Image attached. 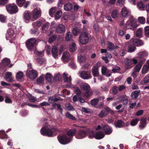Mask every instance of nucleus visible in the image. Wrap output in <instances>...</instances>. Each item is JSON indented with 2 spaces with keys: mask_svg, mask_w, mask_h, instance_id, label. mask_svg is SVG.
I'll use <instances>...</instances> for the list:
<instances>
[{
  "mask_svg": "<svg viewBox=\"0 0 149 149\" xmlns=\"http://www.w3.org/2000/svg\"><path fill=\"white\" fill-rule=\"evenodd\" d=\"M80 87L81 89L85 92V96L88 97L91 96L93 94V91H91L90 86L88 84L82 82L80 84Z\"/></svg>",
  "mask_w": 149,
  "mask_h": 149,
  "instance_id": "obj_1",
  "label": "nucleus"
},
{
  "mask_svg": "<svg viewBox=\"0 0 149 149\" xmlns=\"http://www.w3.org/2000/svg\"><path fill=\"white\" fill-rule=\"evenodd\" d=\"M137 26L136 19L132 17H131L125 24V28L128 29H130L133 30Z\"/></svg>",
  "mask_w": 149,
  "mask_h": 149,
  "instance_id": "obj_2",
  "label": "nucleus"
},
{
  "mask_svg": "<svg viewBox=\"0 0 149 149\" xmlns=\"http://www.w3.org/2000/svg\"><path fill=\"white\" fill-rule=\"evenodd\" d=\"M36 42V40L33 38L29 39L26 42V45L27 49L30 51H32L34 48Z\"/></svg>",
  "mask_w": 149,
  "mask_h": 149,
  "instance_id": "obj_3",
  "label": "nucleus"
},
{
  "mask_svg": "<svg viewBox=\"0 0 149 149\" xmlns=\"http://www.w3.org/2000/svg\"><path fill=\"white\" fill-rule=\"evenodd\" d=\"M26 75L28 78L33 80L37 77L38 74L37 72L35 70L28 69L26 71Z\"/></svg>",
  "mask_w": 149,
  "mask_h": 149,
  "instance_id": "obj_4",
  "label": "nucleus"
},
{
  "mask_svg": "<svg viewBox=\"0 0 149 149\" xmlns=\"http://www.w3.org/2000/svg\"><path fill=\"white\" fill-rule=\"evenodd\" d=\"M7 11L10 14H15L18 11L17 6L14 4H8L6 6Z\"/></svg>",
  "mask_w": 149,
  "mask_h": 149,
  "instance_id": "obj_5",
  "label": "nucleus"
},
{
  "mask_svg": "<svg viewBox=\"0 0 149 149\" xmlns=\"http://www.w3.org/2000/svg\"><path fill=\"white\" fill-rule=\"evenodd\" d=\"M88 37L87 33L84 32L81 33L79 37V41L82 44H86L88 41Z\"/></svg>",
  "mask_w": 149,
  "mask_h": 149,
  "instance_id": "obj_6",
  "label": "nucleus"
},
{
  "mask_svg": "<svg viewBox=\"0 0 149 149\" xmlns=\"http://www.w3.org/2000/svg\"><path fill=\"white\" fill-rule=\"evenodd\" d=\"M59 141L63 144H66L69 143L71 140V138H68L65 135L59 136L58 137Z\"/></svg>",
  "mask_w": 149,
  "mask_h": 149,
  "instance_id": "obj_7",
  "label": "nucleus"
},
{
  "mask_svg": "<svg viewBox=\"0 0 149 149\" xmlns=\"http://www.w3.org/2000/svg\"><path fill=\"white\" fill-rule=\"evenodd\" d=\"M101 66V63L98 62L95 64L92 69V72L94 77H97L99 75V68Z\"/></svg>",
  "mask_w": 149,
  "mask_h": 149,
  "instance_id": "obj_8",
  "label": "nucleus"
},
{
  "mask_svg": "<svg viewBox=\"0 0 149 149\" xmlns=\"http://www.w3.org/2000/svg\"><path fill=\"white\" fill-rule=\"evenodd\" d=\"M41 10L40 8H35L32 12L33 20H36L40 17L41 15Z\"/></svg>",
  "mask_w": 149,
  "mask_h": 149,
  "instance_id": "obj_9",
  "label": "nucleus"
},
{
  "mask_svg": "<svg viewBox=\"0 0 149 149\" xmlns=\"http://www.w3.org/2000/svg\"><path fill=\"white\" fill-rule=\"evenodd\" d=\"M40 132L43 135L51 137L53 136V133L52 130L49 129H45L43 128L40 130Z\"/></svg>",
  "mask_w": 149,
  "mask_h": 149,
  "instance_id": "obj_10",
  "label": "nucleus"
},
{
  "mask_svg": "<svg viewBox=\"0 0 149 149\" xmlns=\"http://www.w3.org/2000/svg\"><path fill=\"white\" fill-rule=\"evenodd\" d=\"M68 74L67 73H64L63 74V78L65 82H67L66 86L67 88H70L71 86V76L68 77Z\"/></svg>",
  "mask_w": 149,
  "mask_h": 149,
  "instance_id": "obj_11",
  "label": "nucleus"
},
{
  "mask_svg": "<svg viewBox=\"0 0 149 149\" xmlns=\"http://www.w3.org/2000/svg\"><path fill=\"white\" fill-rule=\"evenodd\" d=\"M79 73L80 77L84 79H87L91 78V73L89 71H80Z\"/></svg>",
  "mask_w": 149,
  "mask_h": 149,
  "instance_id": "obj_12",
  "label": "nucleus"
},
{
  "mask_svg": "<svg viewBox=\"0 0 149 149\" xmlns=\"http://www.w3.org/2000/svg\"><path fill=\"white\" fill-rule=\"evenodd\" d=\"M65 31V26L62 24H60L56 26V32L58 33H64Z\"/></svg>",
  "mask_w": 149,
  "mask_h": 149,
  "instance_id": "obj_13",
  "label": "nucleus"
},
{
  "mask_svg": "<svg viewBox=\"0 0 149 149\" xmlns=\"http://www.w3.org/2000/svg\"><path fill=\"white\" fill-rule=\"evenodd\" d=\"M13 29L9 28L6 34V38H7V39L9 38H11L12 37H13V38H14L13 36L15 35L14 29H15V26H13Z\"/></svg>",
  "mask_w": 149,
  "mask_h": 149,
  "instance_id": "obj_14",
  "label": "nucleus"
},
{
  "mask_svg": "<svg viewBox=\"0 0 149 149\" xmlns=\"http://www.w3.org/2000/svg\"><path fill=\"white\" fill-rule=\"evenodd\" d=\"M102 73V74L105 75L107 77H109L111 75L110 71L105 66H103L101 69Z\"/></svg>",
  "mask_w": 149,
  "mask_h": 149,
  "instance_id": "obj_15",
  "label": "nucleus"
},
{
  "mask_svg": "<svg viewBox=\"0 0 149 149\" xmlns=\"http://www.w3.org/2000/svg\"><path fill=\"white\" fill-rule=\"evenodd\" d=\"M137 54L139 58L144 59L143 61H141L143 62L146 60V59H144V57L147 56L148 54V52L146 51H143L138 53Z\"/></svg>",
  "mask_w": 149,
  "mask_h": 149,
  "instance_id": "obj_16",
  "label": "nucleus"
},
{
  "mask_svg": "<svg viewBox=\"0 0 149 149\" xmlns=\"http://www.w3.org/2000/svg\"><path fill=\"white\" fill-rule=\"evenodd\" d=\"M52 56L55 59L58 58V48L56 46L53 47L52 51Z\"/></svg>",
  "mask_w": 149,
  "mask_h": 149,
  "instance_id": "obj_17",
  "label": "nucleus"
},
{
  "mask_svg": "<svg viewBox=\"0 0 149 149\" xmlns=\"http://www.w3.org/2000/svg\"><path fill=\"white\" fill-rule=\"evenodd\" d=\"M125 65H126V67L127 69L130 68L132 66L131 64L132 63V59L128 58H126L124 62Z\"/></svg>",
  "mask_w": 149,
  "mask_h": 149,
  "instance_id": "obj_18",
  "label": "nucleus"
},
{
  "mask_svg": "<svg viewBox=\"0 0 149 149\" xmlns=\"http://www.w3.org/2000/svg\"><path fill=\"white\" fill-rule=\"evenodd\" d=\"M48 100L49 103L53 104L54 102H57L58 100H61L60 99L57 98L56 95H55L53 96L49 97Z\"/></svg>",
  "mask_w": 149,
  "mask_h": 149,
  "instance_id": "obj_19",
  "label": "nucleus"
},
{
  "mask_svg": "<svg viewBox=\"0 0 149 149\" xmlns=\"http://www.w3.org/2000/svg\"><path fill=\"white\" fill-rule=\"evenodd\" d=\"M73 7L72 4L68 2L64 5V9L65 10L69 12L72 9Z\"/></svg>",
  "mask_w": 149,
  "mask_h": 149,
  "instance_id": "obj_20",
  "label": "nucleus"
},
{
  "mask_svg": "<svg viewBox=\"0 0 149 149\" xmlns=\"http://www.w3.org/2000/svg\"><path fill=\"white\" fill-rule=\"evenodd\" d=\"M122 15L123 17H127L130 14V11L125 7H124L122 9Z\"/></svg>",
  "mask_w": 149,
  "mask_h": 149,
  "instance_id": "obj_21",
  "label": "nucleus"
},
{
  "mask_svg": "<svg viewBox=\"0 0 149 149\" xmlns=\"http://www.w3.org/2000/svg\"><path fill=\"white\" fill-rule=\"evenodd\" d=\"M102 129L104 131V132L106 134H110L112 132L111 128L107 125L104 126L103 127Z\"/></svg>",
  "mask_w": 149,
  "mask_h": 149,
  "instance_id": "obj_22",
  "label": "nucleus"
},
{
  "mask_svg": "<svg viewBox=\"0 0 149 149\" xmlns=\"http://www.w3.org/2000/svg\"><path fill=\"white\" fill-rule=\"evenodd\" d=\"M31 14L29 11H25L23 14L24 17L25 21L26 22H29V20L30 19Z\"/></svg>",
  "mask_w": 149,
  "mask_h": 149,
  "instance_id": "obj_23",
  "label": "nucleus"
},
{
  "mask_svg": "<svg viewBox=\"0 0 149 149\" xmlns=\"http://www.w3.org/2000/svg\"><path fill=\"white\" fill-rule=\"evenodd\" d=\"M70 55L68 52H65L62 56V59L64 61L67 62L70 59Z\"/></svg>",
  "mask_w": 149,
  "mask_h": 149,
  "instance_id": "obj_24",
  "label": "nucleus"
},
{
  "mask_svg": "<svg viewBox=\"0 0 149 149\" xmlns=\"http://www.w3.org/2000/svg\"><path fill=\"white\" fill-rule=\"evenodd\" d=\"M87 132L85 130H80L79 131L78 134L77 136L78 139H82L85 137Z\"/></svg>",
  "mask_w": 149,
  "mask_h": 149,
  "instance_id": "obj_25",
  "label": "nucleus"
},
{
  "mask_svg": "<svg viewBox=\"0 0 149 149\" xmlns=\"http://www.w3.org/2000/svg\"><path fill=\"white\" fill-rule=\"evenodd\" d=\"M115 125L116 127L120 128L124 127L125 125V123L122 120H118L115 122Z\"/></svg>",
  "mask_w": 149,
  "mask_h": 149,
  "instance_id": "obj_26",
  "label": "nucleus"
},
{
  "mask_svg": "<svg viewBox=\"0 0 149 149\" xmlns=\"http://www.w3.org/2000/svg\"><path fill=\"white\" fill-rule=\"evenodd\" d=\"M133 43L134 45L137 46H139L143 44V42L140 40L135 39L133 40Z\"/></svg>",
  "mask_w": 149,
  "mask_h": 149,
  "instance_id": "obj_27",
  "label": "nucleus"
},
{
  "mask_svg": "<svg viewBox=\"0 0 149 149\" xmlns=\"http://www.w3.org/2000/svg\"><path fill=\"white\" fill-rule=\"evenodd\" d=\"M65 39L67 41L72 40V35L70 31H67L65 34Z\"/></svg>",
  "mask_w": 149,
  "mask_h": 149,
  "instance_id": "obj_28",
  "label": "nucleus"
},
{
  "mask_svg": "<svg viewBox=\"0 0 149 149\" xmlns=\"http://www.w3.org/2000/svg\"><path fill=\"white\" fill-rule=\"evenodd\" d=\"M104 136V134L102 132H100L96 133L95 134V138L97 139H101Z\"/></svg>",
  "mask_w": 149,
  "mask_h": 149,
  "instance_id": "obj_29",
  "label": "nucleus"
},
{
  "mask_svg": "<svg viewBox=\"0 0 149 149\" xmlns=\"http://www.w3.org/2000/svg\"><path fill=\"white\" fill-rule=\"evenodd\" d=\"M149 72V67L146 65H144L142 67L141 73L142 74H145Z\"/></svg>",
  "mask_w": 149,
  "mask_h": 149,
  "instance_id": "obj_30",
  "label": "nucleus"
},
{
  "mask_svg": "<svg viewBox=\"0 0 149 149\" xmlns=\"http://www.w3.org/2000/svg\"><path fill=\"white\" fill-rule=\"evenodd\" d=\"M49 25V23L48 22H47L45 24L42 26V32L43 33H46L47 30L48 29Z\"/></svg>",
  "mask_w": 149,
  "mask_h": 149,
  "instance_id": "obj_31",
  "label": "nucleus"
},
{
  "mask_svg": "<svg viewBox=\"0 0 149 149\" xmlns=\"http://www.w3.org/2000/svg\"><path fill=\"white\" fill-rule=\"evenodd\" d=\"M65 108L66 109L69 111H74V108L70 103H66L65 104Z\"/></svg>",
  "mask_w": 149,
  "mask_h": 149,
  "instance_id": "obj_32",
  "label": "nucleus"
},
{
  "mask_svg": "<svg viewBox=\"0 0 149 149\" xmlns=\"http://www.w3.org/2000/svg\"><path fill=\"white\" fill-rule=\"evenodd\" d=\"M45 78L46 80L50 83L52 82L53 80L52 76L49 73H47L46 74Z\"/></svg>",
  "mask_w": 149,
  "mask_h": 149,
  "instance_id": "obj_33",
  "label": "nucleus"
},
{
  "mask_svg": "<svg viewBox=\"0 0 149 149\" xmlns=\"http://www.w3.org/2000/svg\"><path fill=\"white\" fill-rule=\"evenodd\" d=\"M36 60L40 65L44 64L46 63L45 59L44 58L38 57L36 59Z\"/></svg>",
  "mask_w": 149,
  "mask_h": 149,
  "instance_id": "obj_34",
  "label": "nucleus"
},
{
  "mask_svg": "<svg viewBox=\"0 0 149 149\" xmlns=\"http://www.w3.org/2000/svg\"><path fill=\"white\" fill-rule=\"evenodd\" d=\"M140 92L139 90H137L132 92L131 95L132 98L133 99H136L138 97Z\"/></svg>",
  "mask_w": 149,
  "mask_h": 149,
  "instance_id": "obj_35",
  "label": "nucleus"
},
{
  "mask_svg": "<svg viewBox=\"0 0 149 149\" xmlns=\"http://www.w3.org/2000/svg\"><path fill=\"white\" fill-rule=\"evenodd\" d=\"M69 47L70 52H73L76 50V44L74 42H72L69 45Z\"/></svg>",
  "mask_w": 149,
  "mask_h": 149,
  "instance_id": "obj_36",
  "label": "nucleus"
},
{
  "mask_svg": "<svg viewBox=\"0 0 149 149\" xmlns=\"http://www.w3.org/2000/svg\"><path fill=\"white\" fill-rule=\"evenodd\" d=\"M108 46L107 49L109 51H112L115 49V46L114 45L110 42H108Z\"/></svg>",
  "mask_w": 149,
  "mask_h": 149,
  "instance_id": "obj_37",
  "label": "nucleus"
},
{
  "mask_svg": "<svg viewBox=\"0 0 149 149\" xmlns=\"http://www.w3.org/2000/svg\"><path fill=\"white\" fill-rule=\"evenodd\" d=\"M146 125V119L145 118L141 119L140 124L139 126V127L141 129H143L145 127Z\"/></svg>",
  "mask_w": 149,
  "mask_h": 149,
  "instance_id": "obj_38",
  "label": "nucleus"
},
{
  "mask_svg": "<svg viewBox=\"0 0 149 149\" xmlns=\"http://www.w3.org/2000/svg\"><path fill=\"white\" fill-rule=\"evenodd\" d=\"M78 60L80 63H84L86 61V58L85 56L81 55L78 57Z\"/></svg>",
  "mask_w": 149,
  "mask_h": 149,
  "instance_id": "obj_39",
  "label": "nucleus"
},
{
  "mask_svg": "<svg viewBox=\"0 0 149 149\" xmlns=\"http://www.w3.org/2000/svg\"><path fill=\"white\" fill-rule=\"evenodd\" d=\"M10 63V60L7 58H5L3 59L1 61V63L4 66H6Z\"/></svg>",
  "mask_w": 149,
  "mask_h": 149,
  "instance_id": "obj_40",
  "label": "nucleus"
},
{
  "mask_svg": "<svg viewBox=\"0 0 149 149\" xmlns=\"http://www.w3.org/2000/svg\"><path fill=\"white\" fill-rule=\"evenodd\" d=\"M137 6L139 9L141 10H143L145 8V6L141 1L139 2L137 4Z\"/></svg>",
  "mask_w": 149,
  "mask_h": 149,
  "instance_id": "obj_41",
  "label": "nucleus"
},
{
  "mask_svg": "<svg viewBox=\"0 0 149 149\" xmlns=\"http://www.w3.org/2000/svg\"><path fill=\"white\" fill-rule=\"evenodd\" d=\"M142 31L141 28L138 29L136 33V35L138 38H140L142 36Z\"/></svg>",
  "mask_w": 149,
  "mask_h": 149,
  "instance_id": "obj_42",
  "label": "nucleus"
},
{
  "mask_svg": "<svg viewBox=\"0 0 149 149\" xmlns=\"http://www.w3.org/2000/svg\"><path fill=\"white\" fill-rule=\"evenodd\" d=\"M65 116L67 118L70 119L72 120H76V118L74 117L70 113L67 112L65 113Z\"/></svg>",
  "mask_w": 149,
  "mask_h": 149,
  "instance_id": "obj_43",
  "label": "nucleus"
},
{
  "mask_svg": "<svg viewBox=\"0 0 149 149\" xmlns=\"http://www.w3.org/2000/svg\"><path fill=\"white\" fill-rule=\"evenodd\" d=\"M136 49V47L134 46L130 45L128 47L127 50L128 52L130 53L134 52Z\"/></svg>",
  "mask_w": 149,
  "mask_h": 149,
  "instance_id": "obj_44",
  "label": "nucleus"
},
{
  "mask_svg": "<svg viewBox=\"0 0 149 149\" xmlns=\"http://www.w3.org/2000/svg\"><path fill=\"white\" fill-rule=\"evenodd\" d=\"M142 62H140L134 68L135 70L137 72H139L140 71L142 65Z\"/></svg>",
  "mask_w": 149,
  "mask_h": 149,
  "instance_id": "obj_45",
  "label": "nucleus"
},
{
  "mask_svg": "<svg viewBox=\"0 0 149 149\" xmlns=\"http://www.w3.org/2000/svg\"><path fill=\"white\" fill-rule=\"evenodd\" d=\"M106 112V111L104 110H102L99 114V116L101 118L104 117L107 114Z\"/></svg>",
  "mask_w": 149,
  "mask_h": 149,
  "instance_id": "obj_46",
  "label": "nucleus"
},
{
  "mask_svg": "<svg viewBox=\"0 0 149 149\" xmlns=\"http://www.w3.org/2000/svg\"><path fill=\"white\" fill-rule=\"evenodd\" d=\"M62 13L61 10H58L56 13L55 19H58L60 18L62 15Z\"/></svg>",
  "mask_w": 149,
  "mask_h": 149,
  "instance_id": "obj_47",
  "label": "nucleus"
},
{
  "mask_svg": "<svg viewBox=\"0 0 149 149\" xmlns=\"http://www.w3.org/2000/svg\"><path fill=\"white\" fill-rule=\"evenodd\" d=\"M76 133V130L74 129H72L68 131L67 134L69 136H72L74 135Z\"/></svg>",
  "mask_w": 149,
  "mask_h": 149,
  "instance_id": "obj_48",
  "label": "nucleus"
},
{
  "mask_svg": "<svg viewBox=\"0 0 149 149\" xmlns=\"http://www.w3.org/2000/svg\"><path fill=\"white\" fill-rule=\"evenodd\" d=\"M139 22L140 23L144 24L146 22V19L143 17H139L138 18Z\"/></svg>",
  "mask_w": 149,
  "mask_h": 149,
  "instance_id": "obj_49",
  "label": "nucleus"
},
{
  "mask_svg": "<svg viewBox=\"0 0 149 149\" xmlns=\"http://www.w3.org/2000/svg\"><path fill=\"white\" fill-rule=\"evenodd\" d=\"M56 10L55 7L52 8L49 11V15L50 16H52L55 13Z\"/></svg>",
  "mask_w": 149,
  "mask_h": 149,
  "instance_id": "obj_50",
  "label": "nucleus"
},
{
  "mask_svg": "<svg viewBox=\"0 0 149 149\" xmlns=\"http://www.w3.org/2000/svg\"><path fill=\"white\" fill-rule=\"evenodd\" d=\"M16 1L19 6L22 7L25 2V0H16Z\"/></svg>",
  "mask_w": 149,
  "mask_h": 149,
  "instance_id": "obj_51",
  "label": "nucleus"
},
{
  "mask_svg": "<svg viewBox=\"0 0 149 149\" xmlns=\"http://www.w3.org/2000/svg\"><path fill=\"white\" fill-rule=\"evenodd\" d=\"M112 92L113 94L116 95L118 92V87L116 86H113L111 88Z\"/></svg>",
  "mask_w": 149,
  "mask_h": 149,
  "instance_id": "obj_52",
  "label": "nucleus"
},
{
  "mask_svg": "<svg viewBox=\"0 0 149 149\" xmlns=\"http://www.w3.org/2000/svg\"><path fill=\"white\" fill-rule=\"evenodd\" d=\"M0 136L2 139L8 138L7 135L6 134L5 132L3 131H0Z\"/></svg>",
  "mask_w": 149,
  "mask_h": 149,
  "instance_id": "obj_53",
  "label": "nucleus"
},
{
  "mask_svg": "<svg viewBox=\"0 0 149 149\" xmlns=\"http://www.w3.org/2000/svg\"><path fill=\"white\" fill-rule=\"evenodd\" d=\"M139 121V119L137 118L134 119L132 120L130 123V124L132 126H134L138 123Z\"/></svg>",
  "mask_w": 149,
  "mask_h": 149,
  "instance_id": "obj_54",
  "label": "nucleus"
},
{
  "mask_svg": "<svg viewBox=\"0 0 149 149\" xmlns=\"http://www.w3.org/2000/svg\"><path fill=\"white\" fill-rule=\"evenodd\" d=\"M23 76V72L21 71H19L16 74V77L17 79H21Z\"/></svg>",
  "mask_w": 149,
  "mask_h": 149,
  "instance_id": "obj_55",
  "label": "nucleus"
},
{
  "mask_svg": "<svg viewBox=\"0 0 149 149\" xmlns=\"http://www.w3.org/2000/svg\"><path fill=\"white\" fill-rule=\"evenodd\" d=\"M62 79V76L59 74H55L54 76V80L56 81H60Z\"/></svg>",
  "mask_w": 149,
  "mask_h": 149,
  "instance_id": "obj_56",
  "label": "nucleus"
},
{
  "mask_svg": "<svg viewBox=\"0 0 149 149\" xmlns=\"http://www.w3.org/2000/svg\"><path fill=\"white\" fill-rule=\"evenodd\" d=\"M99 102V100L97 99H94L91 100V103L92 105H96Z\"/></svg>",
  "mask_w": 149,
  "mask_h": 149,
  "instance_id": "obj_57",
  "label": "nucleus"
},
{
  "mask_svg": "<svg viewBox=\"0 0 149 149\" xmlns=\"http://www.w3.org/2000/svg\"><path fill=\"white\" fill-rule=\"evenodd\" d=\"M12 76V73L11 72H6L5 76V79H8L10 77Z\"/></svg>",
  "mask_w": 149,
  "mask_h": 149,
  "instance_id": "obj_58",
  "label": "nucleus"
},
{
  "mask_svg": "<svg viewBox=\"0 0 149 149\" xmlns=\"http://www.w3.org/2000/svg\"><path fill=\"white\" fill-rule=\"evenodd\" d=\"M127 53V51L125 49H121L119 52V54L121 56H123Z\"/></svg>",
  "mask_w": 149,
  "mask_h": 149,
  "instance_id": "obj_59",
  "label": "nucleus"
},
{
  "mask_svg": "<svg viewBox=\"0 0 149 149\" xmlns=\"http://www.w3.org/2000/svg\"><path fill=\"white\" fill-rule=\"evenodd\" d=\"M118 11L117 10H114L111 13V16L113 18H116L117 17Z\"/></svg>",
  "mask_w": 149,
  "mask_h": 149,
  "instance_id": "obj_60",
  "label": "nucleus"
},
{
  "mask_svg": "<svg viewBox=\"0 0 149 149\" xmlns=\"http://www.w3.org/2000/svg\"><path fill=\"white\" fill-rule=\"evenodd\" d=\"M118 90L119 91H122L124 90L126 88V87L124 85H120L118 87Z\"/></svg>",
  "mask_w": 149,
  "mask_h": 149,
  "instance_id": "obj_61",
  "label": "nucleus"
},
{
  "mask_svg": "<svg viewBox=\"0 0 149 149\" xmlns=\"http://www.w3.org/2000/svg\"><path fill=\"white\" fill-rule=\"evenodd\" d=\"M44 79V77L42 76H40L36 80L38 84H40L42 83Z\"/></svg>",
  "mask_w": 149,
  "mask_h": 149,
  "instance_id": "obj_62",
  "label": "nucleus"
},
{
  "mask_svg": "<svg viewBox=\"0 0 149 149\" xmlns=\"http://www.w3.org/2000/svg\"><path fill=\"white\" fill-rule=\"evenodd\" d=\"M6 20V17L4 15H0V21L2 22H5Z\"/></svg>",
  "mask_w": 149,
  "mask_h": 149,
  "instance_id": "obj_63",
  "label": "nucleus"
},
{
  "mask_svg": "<svg viewBox=\"0 0 149 149\" xmlns=\"http://www.w3.org/2000/svg\"><path fill=\"white\" fill-rule=\"evenodd\" d=\"M143 81L144 83L146 84L149 82V74H148L145 77Z\"/></svg>",
  "mask_w": 149,
  "mask_h": 149,
  "instance_id": "obj_64",
  "label": "nucleus"
}]
</instances>
